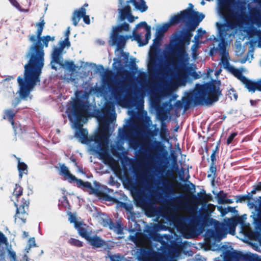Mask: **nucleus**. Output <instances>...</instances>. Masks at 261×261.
Returning a JSON list of instances; mask_svg holds the SVG:
<instances>
[{"label": "nucleus", "mask_w": 261, "mask_h": 261, "mask_svg": "<svg viewBox=\"0 0 261 261\" xmlns=\"http://www.w3.org/2000/svg\"><path fill=\"white\" fill-rule=\"evenodd\" d=\"M247 4L245 0H238L231 4L229 9V17L224 23H216L217 36L214 35L210 36L209 40L214 42H219L216 46L213 44L211 48V55L214 51L219 50L221 55V63L224 68L229 67V55L226 50V46L232 41L238 33V28L243 24L245 20L248 19L252 23L255 24L258 28L261 27V13L255 7L249 9V17L246 14Z\"/></svg>", "instance_id": "nucleus-1"}, {"label": "nucleus", "mask_w": 261, "mask_h": 261, "mask_svg": "<svg viewBox=\"0 0 261 261\" xmlns=\"http://www.w3.org/2000/svg\"><path fill=\"white\" fill-rule=\"evenodd\" d=\"M45 22L43 17L36 23V36L32 34L29 37L33 43L30 46L26 57L29 61L24 66V77L18 76L17 82L19 87L18 92L21 98L27 99L30 92L37 85H40V75L44 66V52L43 47H47L49 41H54L55 36L49 35L41 37Z\"/></svg>", "instance_id": "nucleus-2"}, {"label": "nucleus", "mask_w": 261, "mask_h": 261, "mask_svg": "<svg viewBox=\"0 0 261 261\" xmlns=\"http://www.w3.org/2000/svg\"><path fill=\"white\" fill-rule=\"evenodd\" d=\"M90 111L89 102L81 100L75 101L71 107L67 109L66 113L68 118L73 123L75 129V136L82 144L89 146L90 149L99 155L100 158H105L108 153L107 149L103 145V141L108 142L109 136L94 135L88 138V132L86 129L83 128V123H86L88 115Z\"/></svg>", "instance_id": "nucleus-3"}, {"label": "nucleus", "mask_w": 261, "mask_h": 261, "mask_svg": "<svg viewBox=\"0 0 261 261\" xmlns=\"http://www.w3.org/2000/svg\"><path fill=\"white\" fill-rule=\"evenodd\" d=\"M171 239L168 234L156 235V240L162 244L163 254L151 248L143 249L141 251L143 261H177L181 254L180 247L176 243L168 245Z\"/></svg>", "instance_id": "nucleus-4"}, {"label": "nucleus", "mask_w": 261, "mask_h": 261, "mask_svg": "<svg viewBox=\"0 0 261 261\" xmlns=\"http://www.w3.org/2000/svg\"><path fill=\"white\" fill-rule=\"evenodd\" d=\"M219 82L214 81L204 84H196L195 88L187 93V98L195 106H208L217 101L221 95Z\"/></svg>", "instance_id": "nucleus-5"}, {"label": "nucleus", "mask_w": 261, "mask_h": 261, "mask_svg": "<svg viewBox=\"0 0 261 261\" xmlns=\"http://www.w3.org/2000/svg\"><path fill=\"white\" fill-rule=\"evenodd\" d=\"M128 91V87L122 80H115L114 85L112 86L105 78L102 80L101 86L96 89V92L100 94V96H109L111 99H114L118 104L122 102L124 94Z\"/></svg>", "instance_id": "nucleus-6"}, {"label": "nucleus", "mask_w": 261, "mask_h": 261, "mask_svg": "<svg viewBox=\"0 0 261 261\" xmlns=\"http://www.w3.org/2000/svg\"><path fill=\"white\" fill-rule=\"evenodd\" d=\"M180 220L187 224L181 225L186 237L192 238L202 232L207 223V217L205 215L199 213L190 216H182Z\"/></svg>", "instance_id": "nucleus-7"}, {"label": "nucleus", "mask_w": 261, "mask_h": 261, "mask_svg": "<svg viewBox=\"0 0 261 261\" xmlns=\"http://www.w3.org/2000/svg\"><path fill=\"white\" fill-rule=\"evenodd\" d=\"M196 69V66L194 64L188 65L182 64L181 68L177 71L170 82L171 85L175 87H185L188 83H191L193 80L200 79L201 72H197Z\"/></svg>", "instance_id": "nucleus-8"}, {"label": "nucleus", "mask_w": 261, "mask_h": 261, "mask_svg": "<svg viewBox=\"0 0 261 261\" xmlns=\"http://www.w3.org/2000/svg\"><path fill=\"white\" fill-rule=\"evenodd\" d=\"M171 63L158 51L149 54L148 63L149 72L156 77L165 76L169 71Z\"/></svg>", "instance_id": "nucleus-9"}, {"label": "nucleus", "mask_w": 261, "mask_h": 261, "mask_svg": "<svg viewBox=\"0 0 261 261\" xmlns=\"http://www.w3.org/2000/svg\"><path fill=\"white\" fill-rule=\"evenodd\" d=\"M129 26L128 23L124 22L123 23L113 28L111 35L110 44L112 46L116 45V55L118 58L123 57L124 60H128L129 54L123 51V48L125 45L126 41L128 37L127 36L120 35L119 33L122 31H128Z\"/></svg>", "instance_id": "nucleus-10"}, {"label": "nucleus", "mask_w": 261, "mask_h": 261, "mask_svg": "<svg viewBox=\"0 0 261 261\" xmlns=\"http://www.w3.org/2000/svg\"><path fill=\"white\" fill-rule=\"evenodd\" d=\"M119 3L122 7L119 8V17L121 21L127 19L129 22H133L138 17H134L131 13V8L129 6V3H132L135 9L141 13L146 11L148 6L144 0H119Z\"/></svg>", "instance_id": "nucleus-11"}, {"label": "nucleus", "mask_w": 261, "mask_h": 261, "mask_svg": "<svg viewBox=\"0 0 261 261\" xmlns=\"http://www.w3.org/2000/svg\"><path fill=\"white\" fill-rule=\"evenodd\" d=\"M247 34L249 41L246 44H249V50L246 56L240 60L241 64H244L247 61L251 62L253 59L255 46L261 48V30L253 28L248 30Z\"/></svg>", "instance_id": "nucleus-12"}, {"label": "nucleus", "mask_w": 261, "mask_h": 261, "mask_svg": "<svg viewBox=\"0 0 261 261\" xmlns=\"http://www.w3.org/2000/svg\"><path fill=\"white\" fill-rule=\"evenodd\" d=\"M151 27L145 21L138 23L133 31V40L137 42L139 46L146 45L151 38Z\"/></svg>", "instance_id": "nucleus-13"}, {"label": "nucleus", "mask_w": 261, "mask_h": 261, "mask_svg": "<svg viewBox=\"0 0 261 261\" xmlns=\"http://www.w3.org/2000/svg\"><path fill=\"white\" fill-rule=\"evenodd\" d=\"M59 47H54L51 54V60L50 65L51 68H55L57 64L61 65L63 61V55L64 53V49L68 48L70 46V42L69 39L65 38L64 40L59 42Z\"/></svg>", "instance_id": "nucleus-14"}, {"label": "nucleus", "mask_w": 261, "mask_h": 261, "mask_svg": "<svg viewBox=\"0 0 261 261\" xmlns=\"http://www.w3.org/2000/svg\"><path fill=\"white\" fill-rule=\"evenodd\" d=\"M247 202V205L249 208H255L254 212L252 213L251 217L253 219L254 228L258 230H261V196L258 199H251Z\"/></svg>", "instance_id": "nucleus-15"}, {"label": "nucleus", "mask_w": 261, "mask_h": 261, "mask_svg": "<svg viewBox=\"0 0 261 261\" xmlns=\"http://www.w3.org/2000/svg\"><path fill=\"white\" fill-rule=\"evenodd\" d=\"M187 39L189 41L190 37H185L181 34H175L173 39L171 41L174 48L177 50L176 56L179 59L188 61V54L186 53L184 48V39Z\"/></svg>", "instance_id": "nucleus-16"}, {"label": "nucleus", "mask_w": 261, "mask_h": 261, "mask_svg": "<svg viewBox=\"0 0 261 261\" xmlns=\"http://www.w3.org/2000/svg\"><path fill=\"white\" fill-rule=\"evenodd\" d=\"M159 185L163 186L162 191L164 194V196L158 195L159 199L163 201H166V199H171L175 194V191L172 183L166 178H161L159 180Z\"/></svg>", "instance_id": "nucleus-17"}, {"label": "nucleus", "mask_w": 261, "mask_h": 261, "mask_svg": "<svg viewBox=\"0 0 261 261\" xmlns=\"http://www.w3.org/2000/svg\"><path fill=\"white\" fill-rule=\"evenodd\" d=\"M22 203L18 206V204L14 202V205L16 207V213L15 216V221L16 223L19 224H23L25 223V220L28 216L26 212V209H28L29 202L22 199Z\"/></svg>", "instance_id": "nucleus-18"}, {"label": "nucleus", "mask_w": 261, "mask_h": 261, "mask_svg": "<svg viewBox=\"0 0 261 261\" xmlns=\"http://www.w3.org/2000/svg\"><path fill=\"white\" fill-rule=\"evenodd\" d=\"M206 233L211 238H218L219 240H221L224 238L226 234L225 224L216 221L215 230H208Z\"/></svg>", "instance_id": "nucleus-19"}, {"label": "nucleus", "mask_w": 261, "mask_h": 261, "mask_svg": "<svg viewBox=\"0 0 261 261\" xmlns=\"http://www.w3.org/2000/svg\"><path fill=\"white\" fill-rule=\"evenodd\" d=\"M129 186L132 191L136 194L137 198L136 200L138 204L142 206L146 205L149 200V196L144 195L142 191L138 189L134 182H131L129 183Z\"/></svg>", "instance_id": "nucleus-20"}, {"label": "nucleus", "mask_w": 261, "mask_h": 261, "mask_svg": "<svg viewBox=\"0 0 261 261\" xmlns=\"http://www.w3.org/2000/svg\"><path fill=\"white\" fill-rule=\"evenodd\" d=\"M86 10L84 7H81L80 9L74 10L72 17L73 24L74 26H76L81 18H83V21L86 24H89L90 23V18L89 16L86 15Z\"/></svg>", "instance_id": "nucleus-21"}, {"label": "nucleus", "mask_w": 261, "mask_h": 261, "mask_svg": "<svg viewBox=\"0 0 261 261\" xmlns=\"http://www.w3.org/2000/svg\"><path fill=\"white\" fill-rule=\"evenodd\" d=\"M142 130L140 128L139 125L133 121H130L127 127L123 131V136L127 140H130L132 137V135L139 137L141 134Z\"/></svg>", "instance_id": "nucleus-22"}, {"label": "nucleus", "mask_w": 261, "mask_h": 261, "mask_svg": "<svg viewBox=\"0 0 261 261\" xmlns=\"http://www.w3.org/2000/svg\"><path fill=\"white\" fill-rule=\"evenodd\" d=\"M220 248L226 258L224 261H240L242 258V255L240 253L227 245H222Z\"/></svg>", "instance_id": "nucleus-23"}, {"label": "nucleus", "mask_w": 261, "mask_h": 261, "mask_svg": "<svg viewBox=\"0 0 261 261\" xmlns=\"http://www.w3.org/2000/svg\"><path fill=\"white\" fill-rule=\"evenodd\" d=\"M187 21L192 22L194 24L198 25L204 18L205 15L197 11H190L188 9L186 10Z\"/></svg>", "instance_id": "nucleus-24"}, {"label": "nucleus", "mask_w": 261, "mask_h": 261, "mask_svg": "<svg viewBox=\"0 0 261 261\" xmlns=\"http://www.w3.org/2000/svg\"><path fill=\"white\" fill-rule=\"evenodd\" d=\"M167 230V227L165 225L158 223H153L151 226H150L147 228V231L150 237L153 238L158 241L156 240V235L158 234L156 233V232L161 230Z\"/></svg>", "instance_id": "nucleus-25"}, {"label": "nucleus", "mask_w": 261, "mask_h": 261, "mask_svg": "<svg viewBox=\"0 0 261 261\" xmlns=\"http://www.w3.org/2000/svg\"><path fill=\"white\" fill-rule=\"evenodd\" d=\"M59 173L61 176H63L64 180H68L70 183L74 182L76 178L75 176L71 174L68 168L64 165H60Z\"/></svg>", "instance_id": "nucleus-26"}, {"label": "nucleus", "mask_w": 261, "mask_h": 261, "mask_svg": "<svg viewBox=\"0 0 261 261\" xmlns=\"http://www.w3.org/2000/svg\"><path fill=\"white\" fill-rule=\"evenodd\" d=\"M101 224L105 227L109 228L116 232L118 234H121L122 229L119 225H116L111 220L110 218L107 217L106 218H102L101 222Z\"/></svg>", "instance_id": "nucleus-27"}, {"label": "nucleus", "mask_w": 261, "mask_h": 261, "mask_svg": "<svg viewBox=\"0 0 261 261\" xmlns=\"http://www.w3.org/2000/svg\"><path fill=\"white\" fill-rule=\"evenodd\" d=\"M186 12L185 10L180 11L177 15L172 16L168 22L170 23V25H174L187 21Z\"/></svg>", "instance_id": "nucleus-28"}, {"label": "nucleus", "mask_w": 261, "mask_h": 261, "mask_svg": "<svg viewBox=\"0 0 261 261\" xmlns=\"http://www.w3.org/2000/svg\"><path fill=\"white\" fill-rule=\"evenodd\" d=\"M7 244V238L0 231V261H5L6 253L4 245H6Z\"/></svg>", "instance_id": "nucleus-29"}, {"label": "nucleus", "mask_w": 261, "mask_h": 261, "mask_svg": "<svg viewBox=\"0 0 261 261\" xmlns=\"http://www.w3.org/2000/svg\"><path fill=\"white\" fill-rule=\"evenodd\" d=\"M55 68L52 69L55 70L56 71L61 68H66L68 69L69 71L73 72L75 69V66L73 61H64L63 59L62 64L61 65L57 64L55 65Z\"/></svg>", "instance_id": "nucleus-30"}, {"label": "nucleus", "mask_w": 261, "mask_h": 261, "mask_svg": "<svg viewBox=\"0 0 261 261\" xmlns=\"http://www.w3.org/2000/svg\"><path fill=\"white\" fill-rule=\"evenodd\" d=\"M90 244L94 248H99L103 246L105 241L98 236H93L88 238L87 239Z\"/></svg>", "instance_id": "nucleus-31"}, {"label": "nucleus", "mask_w": 261, "mask_h": 261, "mask_svg": "<svg viewBox=\"0 0 261 261\" xmlns=\"http://www.w3.org/2000/svg\"><path fill=\"white\" fill-rule=\"evenodd\" d=\"M14 156L16 158L17 161V169L19 172V177L21 178L23 175L28 174V166L23 162L20 161L19 158L16 157L15 155Z\"/></svg>", "instance_id": "nucleus-32"}, {"label": "nucleus", "mask_w": 261, "mask_h": 261, "mask_svg": "<svg viewBox=\"0 0 261 261\" xmlns=\"http://www.w3.org/2000/svg\"><path fill=\"white\" fill-rule=\"evenodd\" d=\"M85 226V224H83L82 223L80 222L76 223L75 224L74 227L77 230L79 234L83 238H84L85 239H87L88 238H89V236Z\"/></svg>", "instance_id": "nucleus-33"}, {"label": "nucleus", "mask_w": 261, "mask_h": 261, "mask_svg": "<svg viewBox=\"0 0 261 261\" xmlns=\"http://www.w3.org/2000/svg\"><path fill=\"white\" fill-rule=\"evenodd\" d=\"M17 111H14L12 109L6 110L5 111V115L4 119H8L12 125L14 124L13 118L16 113Z\"/></svg>", "instance_id": "nucleus-34"}, {"label": "nucleus", "mask_w": 261, "mask_h": 261, "mask_svg": "<svg viewBox=\"0 0 261 261\" xmlns=\"http://www.w3.org/2000/svg\"><path fill=\"white\" fill-rule=\"evenodd\" d=\"M255 193H252V190L250 192L248 193L247 194L243 195H237L236 196V202H245L246 200H251L252 197V195Z\"/></svg>", "instance_id": "nucleus-35"}, {"label": "nucleus", "mask_w": 261, "mask_h": 261, "mask_svg": "<svg viewBox=\"0 0 261 261\" xmlns=\"http://www.w3.org/2000/svg\"><path fill=\"white\" fill-rule=\"evenodd\" d=\"M169 113H167L163 110L157 109V116L161 122H165V120L168 118Z\"/></svg>", "instance_id": "nucleus-36"}, {"label": "nucleus", "mask_w": 261, "mask_h": 261, "mask_svg": "<svg viewBox=\"0 0 261 261\" xmlns=\"http://www.w3.org/2000/svg\"><path fill=\"white\" fill-rule=\"evenodd\" d=\"M236 54L238 56H241L245 51L244 46H242L240 41H237L235 43Z\"/></svg>", "instance_id": "nucleus-37"}, {"label": "nucleus", "mask_w": 261, "mask_h": 261, "mask_svg": "<svg viewBox=\"0 0 261 261\" xmlns=\"http://www.w3.org/2000/svg\"><path fill=\"white\" fill-rule=\"evenodd\" d=\"M74 182L76 183V185L78 187H84L89 189H92V185L90 182L83 181L82 179L77 178L75 179Z\"/></svg>", "instance_id": "nucleus-38"}, {"label": "nucleus", "mask_w": 261, "mask_h": 261, "mask_svg": "<svg viewBox=\"0 0 261 261\" xmlns=\"http://www.w3.org/2000/svg\"><path fill=\"white\" fill-rule=\"evenodd\" d=\"M108 107H109L110 110L111 111V120H109V121H112L114 120H115L116 114L115 111V106L113 103L109 102L106 105V109H107Z\"/></svg>", "instance_id": "nucleus-39"}, {"label": "nucleus", "mask_w": 261, "mask_h": 261, "mask_svg": "<svg viewBox=\"0 0 261 261\" xmlns=\"http://www.w3.org/2000/svg\"><path fill=\"white\" fill-rule=\"evenodd\" d=\"M216 172V167L215 163H211L209 171H208L207 177L212 178L213 181L215 178V174Z\"/></svg>", "instance_id": "nucleus-40"}, {"label": "nucleus", "mask_w": 261, "mask_h": 261, "mask_svg": "<svg viewBox=\"0 0 261 261\" xmlns=\"http://www.w3.org/2000/svg\"><path fill=\"white\" fill-rule=\"evenodd\" d=\"M149 148L153 151L160 150L161 149V142L158 141H154L148 144Z\"/></svg>", "instance_id": "nucleus-41"}, {"label": "nucleus", "mask_w": 261, "mask_h": 261, "mask_svg": "<svg viewBox=\"0 0 261 261\" xmlns=\"http://www.w3.org/2000/svg\"><path fill=\"white\" fill-rule=\"evenodd\" d=\"M161 137H164L168 135V130L167 128L166 123L165 122H161V129L160 132Z\"/></svg>", "instance_id": "nucleus-42"}, {"label": "nucleus", "mask_w": 261, "mask_h": 261, "mask_svg": "<svg viewBox=\"0 0 261 261\" xmlns=\"http://www.w3.org/2000/svg\"><path fill=\"white\" fill-rule=\"evenodd\" d=\"M206 33L205 30H203L201 28L197 30V34L194 36V40L196 43H199V40L202 38V36Z\"/></svg>", "instance_id": "nucleus-43"}, {"label": "nucleus", "mask_w": 261, "mask_h": 261, "mask_svg": "<svg viewBox=\"0 0 261 261\" xmlns=\"http://www.w3.org/2000/svg\"><path fill=\"white\" fill-rule=\"evenodd\" d=\"M22 188L19 185L16 184L13 195L16 198H18L22 195Z\"/></svg>", "instance_id": "nucleus-44"}, {"label": "nucleus", "mask_w": 261, "mask_h": 261, "mask_svg": "<svg viewBox=\"0 0 261 261\" xmlns=\"http://www.w3.org/2000/svg\"><path fill=\"white\" fill-rule=\"evenodd\" d=\"M68 243L71 244V245L75 246L76 247H82L83 246V242L80 241L79 240L74 239V238H70L68 240Z\"/></svg>", "instance_id": "nucleus-45"}, {"label": "nucleus", "mask_w": 261, "mask_h": 261, "mask_svg": "<svg viewBox=\"0 0 261 261\" xmlns=\"http://www.w3.org/2000/svg\"><path fill=\"white\" fill-rule=\"evenodd\" d=\"M159 109L163 110L167 113H170L172 109V105L170 102H165L162 104V107H159Z\"/></svg>", "instance_id": "nucleus-46"}, {"label": "nucleus", "mask_w": 261, "mask_h": 261, "mask_svg": "<svg viewBox=\"0 0 261 261\" xmlns=\"http://www.w3.org/2000/svg\"><path fill=\"white\" fill-rule=\"evenodd\" d=\"M121 61L118 59H114L112 65L113 69L116 71H119L121 69Z\"/></svg>", "instance_id": "nucleus-47"}, {"label": "nucleus", "mask_w": 261, "mask_h": 261, "mask_svg": "<svg viewBox=\"0 0 261 261\" xmlns=\"http://www.w3.org/2000/svg\"><path fill=\"white\" fill-rule=\"evenodd\" d=\"M170 23L169 22L165 23L161 25H160L158 27L157 29L159 31H162V33H164L165 32H166L169 28L170 27Z\"/></svg>", "instance_id": "nucleus-48"}, {"label": "nucleus", "mask_w": 261, "mask_h": 261, "mask_svg": "<svg viewBox=\"0 0 261 261\" xmlns=\"http://www.w3.org/2000/svg\"><path fill=\"white\" fill-rule=\"evenodd\" d=\"M255 232L253 233V237L255 240L257 241L261 245V230H257L255 229Z\"/></svg>", "instance_id": "nucleus-49"}, {"label": "nucleus", "mask_w": 261, "mask_h": 261, "mask_svg": "<svg viewBox=\"0 0 261 261\" xmlns=\"http://www.w3.org/2000/svg\"><path fill=\"white\" fill-rule=\"evenodd\" d=\"M8 254L11 261H17L16 255L15 251L12 249H8Z\"/></svg>", "instance_id": "nucleus-50"}, {"label": "nucleus", "mask_w": 261, "mask_h": 261, "mask_svg": "<svg viewBox=\"0 0 261 261\" xmlns=\"http://www.w3.org/2000/svg\"><path fill=\"white\" fill-rule=\"evenodd\" d=\"M141 154L147 159L150 158L152 156L151 154L149 153V150L145 148L141 149Z\"/></svg>", "instance_id": "nucleus-51"}, {"label": "nucleus", "mask_w": 261, "mask_h": 261, "mask_svg": "<svg viewBox=\"0 0 261 261\" xmlns=\"http://www.w3.org/2000/svg\"><path fill=\"white\" fill-rule=\"evenodd\" d=\"M111 261H122L123 257L120 255H110Z\"/></svg>", "instance_id": "nucleus-52"}, {"label": "nucleus", "mask_w": 261, "mask_h": 261, "mask_svg": "<svg viewBox=\"0 0 261 261\" xmlns=\"http://www.w3.org/2000/svg\"><path fill=\"white\" fill-rule=\"evenodd\" d=\"M225 196L223 195H218V201L220 204H224L227 202H229L228 200H226L225 198Z\"/></svg>", "instance_id": "nucleus-53"}, {"label": "nucleus", "mask_w": 261, "mask_h": 261, "mask_svg": "<svg viewBox=\"0 0 261 261\" xmlns=\"http://www.w3.org/2000/svg\"><path fill=\"white\" fill-rule=\"evenodd\" d=\"M261 191V182H258L256 185L253 186L252 193H256L257 191Z\"/></svg>", "instance_id": "nucleus-54"}, {"label": "nucleus", "mask_w": 261, "mask_h": 261, "mask_svg": "<svg viewBox=\"0 0 261 261\" xmlns=\"http://www.w3.org/2000/svg\"><path fill=\"white\" fill-rule=\"evenodd\" d=\"M164 37V33L162 32V31H159V30L156 29L155 34V38L158 39V40H160L161 41Z\"/></svg>", "instance_id": "nucleus-55"}, {"label": "nucleus", "mask_w": 261, "mask_h": 261, "mask_svg": "<svg viewBox=\"0 0 261 261\" xmlns=\"http://www.w3.org/2000/svg\"><path fill=\"white\" fill-rule=\"evenodd\" d=\"M237 135V133H231L228 137V138L227 139V145H229V144H230L232 140H233V139L234 138V137Z\"/></svg>", "instance_id": "nucleus-56"}, {"label": "nucleus", "mask_w": 261, "mask_h": 261, "mask_svg": "<svg viewBox=\"0 0 261 261\" xmlns=\"http://www.w3.org/2000/svg\"><path fill=\"white\" fill-rule=\"evenodd\" d=\"M153 126L154 127V130H153L152 132H150L149 133V136H151V137H155V136H156L159 133V128L156 127V124H154L153 125Z\"/></svg>", "instance_id": "nucleus-57"}, {"label": "nucleus", "mask_w": 261, "mask_h": 261, "mask_svg": "<svg viewBox=\"0 0 261 261\" xmlns=\"http://www.w3.org/2000/svg\"><path fill=\"white\" fill-rule=\"evenodd\" d=\"M28 245L29 248L36 246L35 238L33 237L29 239L28 240Z\"/></svg>", "instance_id": "nucleus-58"}, {"label": "nucleus", "mask_w": 261, "mask_h": 261, "mask_svg": "<svg viewBox=\"0 0 261 261\" xmlns=\"http://www.w3.org/2000/svg\"><path fill=\"white\" fill-rule=\"evenodd\" d=\"M68 220L71 223H74V225L75 226V224L76 223H80V222H77L76 221V217L75 216L70 214L69 215Z\"/></svg>", "instance_id": "nucleus-59"}, {"label": "nucleus", "mask_w": 261, "mask_h": 261, "mask_svg": "<svg viewBox=\"0 0 261 261\" xmlns=\"http://www.w3.org/2000/svg\"><path fill=\"white\" fill-rule=\"evenodd\" d=\"M144 114H145V121L146 123L149 126L151 125L152 123V122L151 120L150 117L147 115V112L146 111L144 112Z\"/></svg>", "instance_id": "nucleus-60"}, {"label": "nucleus", "mask_w": 261, "mask_h": 261, "mask_svg": "<svg viewBox=\"0 0 261 261\" xmlns=\"http://www.w3.org/2000/svg\"><path fill=\"white\" fill-rule=\"evenodd\" d=\"M127 240L130 241L132 242L136 243L137 241L136 234L134 233L133 235H130L128 237Z\"/></svg>", "instance_id": "nucleus-61"}, {"label": "nucleus", "mask_w": 261, "mask_h": 261, "mask_svg": "<svg viewBox=\"0 0 261 261\" xmlns=\"http://www.w3.org/2000/svg\"><path fill=\"white\" fill-rule=\"evenodd\" d=\"M10 3L15 7L16 9L19 10H20V7L19 4L16 0H9Z\"/></svg>", "instance_id": "nucleus-62"}, {"label": "nucleus", "mask_w": 261, "mask_h": 261, "mask_svg": "<svg viewBox=\"0 0 261 261\" xmlns=\"http://www.w3.org/2000/svg\"><path fill=\"white\" fill-rule=\"evenodd\" d=\"M229 97H230L231 99H232L231 95H232L234 100H237L238 96H237V94L236 93L235 91H234L233 89H231L229 91Z\"/></svg>", "instance_id": "nucleus-63"}, {"label": "nucleus", "mask_w": 261, "mask_h": 261, "mask_svg": "<svg viewBox=\"0 0 261 261\" xmlns=\"http://www.w3.org/2000/svg\"><path fill=\"white\" fill-rule=\"evenodd\" d=\"M161 41L160 40H158V39L154 38L153 40V45L158 47L160 45Z\"/></svg>", "instance_id": "nucleus-64"}]
</instances>
